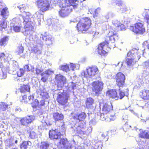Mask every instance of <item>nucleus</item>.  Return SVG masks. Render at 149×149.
Returning <instances> with one entry per match:
<instances>
[{
	"label": "nucleus",
	"instance_id": "obj_14",
	"mask_svg": "<svg viewBox=\"0 0 149 149\" xmlns=\"http://www.w3.org/2000/svg\"><path fill=\"white\" fill-rule=\"evenodd\" d=\"M57 145L59 148L64 149H70L72 146L71 143H70L67 139H61L60 142L57 144Z\"/></svg>",
	"mask_w": 149,
	"mask_h": 149
},
{
	"label": "nucleus",
	"instance_id": "obj_10",
	"mask_svg": "<svg viewBox=\"0 0 149 149\" xmlns=\"http://www.w3.org/2000/svg\"><path fill=\"white\" fill-rule=\"evenodd\" d=\"M69 95V93H66L65 91H63V93H59L57 98L58 102L62 105H65L68 102Z\"/></svg>",
	"mask_w": 149,
	"mask_h": 149
},
{
	"label": "nucleus",
	"instance_id": "obj_24",
	"mask_svg": "<svg viewBox=\"0 0 149 149\" xmlns=\"http://www.w3.org/2000/svg\"><path fill=\"white\" fill-rule=\"evenodd\" d=\"M0 8L2 9L1 11V15L3 17L6 18V17L9 15V13L8 8L6 7V5H5V6H2L1 7H0Z\"/></svg>",
	"mask_w": 149,
	"mask_h": 149
},
{
	"label": "nucleus",
	"instance_id": "obj_37",
	"mask_svg": "<svg viewBox=\"0 0 149 149\" xmlns=\"http://www.w3.org/2000/svg\"><path fill=\"white\" fill-rule=\"evenodd\" d=\"M30 89L29 85V84L24 85L21 87L20 91L21 93L29 91Z\"/></svg>",
	"mask_w": 149,
	"mask_h": 149
},
{
	"label": "nucleus",
	"instance_id": "obj_18",
	"mask_svg": "<svg viewBox=\"0 0 149 149\" xmlns=\"http://www.w3.org/2000/svg\"><path fill=\"white\" fill-rule=\"evenodd\" d=\"M55 79L58 87H62L66 83V80L65 77L60 74L56 75Z\"/></svg>",
	"mask_w": 149,
	"mask_h": 149
},
{
	"label": "nucleus",
	"instance_id": "obj_32",
	"mask_svg": "<svg viewBox=\"0 0 149 149\" xmlns=\"http://www.w3.org/2000/svg\"><path fill=\"white\" fill-rule=\"evenodd\" d=\"M94 104V100L91 98H87L86 102V107L88 108H91L93 107V105Z\"/></svg>",
	"mask_w": 149,
	"mask_h": 149
},
{
	"label": "nucleus",
	"instance_id": "obj_60",
	"mask_svg": "<svg viewBox=\"0 0 149 149\" xmlns=\"http://www.w3.org/2000/svg\"><path fill=\"white\" fill-rule=\"evenodd\" d=\"M100 7L98 8L97 9L95 10V14L94 15V17H95L97 16L100 12Z\"/></svg>",
	"mask_w": 149,
	"mask_h": 149
},
{
	"label": "nucleus",
	"instance_id": "obj_17",
	"mask_svg": "<svg viewBox=\"0 0 149 149\" xmlns=\"http://www.w3.org/2000/svg\"><path fill=\"white\" fill-rule=\"evenodd\" d=\"M40 39V40L45 41L46 43L48 45H50L52 44L53 42V38L52 36L47 33L41 35Z\"/></svg>",
	"mask_w": 149,
	"mask_h": 149
},
{
	"label": "nucleus",
	"instance_id": "obj_63",
	"mask_svg": "<svg viewBox=\"0 0 149 149\" xmlns=\"http://www.w3.org/2000/svg\"><path fill=\"white\" fill-rule=\"evenodd\" d=\"M44 104H45L44 101L43 100H41L40 101V102H39V106H43L44 105Z\"/></svg>",
	"mask_w": 149,
	"mask_h": 149
},
{
	"label": "nucleus",
	"instance_id": "obj_13",
	"mask_svg": "<svg viewBox=\"0 0 149 149\" xmlns=\"http://www.w3.org/2000/svg\"><path fill=\"white\" fill-rule=\"evenodd\" d=\"M8 65H9L8 63H7ZM6 63H0V68H1V71L0 72V79H5L7 77V71H9L10 68L9 65L6 67L5 66Z\"/></svg>",
	"mask_w": 149,
	"mask_h": 149
},
{
	"label": "nucleus",
	"instance_id": "obj_52",
	"mask_svg": "<svg viewBox=\"0 0 149 149\" xmlns=\"http://www.w3.org/2000/svg\"><path fill=\"white\" fill-rule=\"evenodd\" d=\"M24 51V48L21 45H20L18 46L17 48V52H18V54L19 55L21 54Z\"/></svg>",
	"mask_w": 149,
	"mask_h": 149
},
{
	"label": "nucleus",
	"instance_id": "obj_48",
	"mask_svg": "<svg viewBox=\"0 0 149 149\" xmlns=\"http://www.w3.org/2000/svg\"><path fill=\"white\" fill-rule=\"evenodd\" d=\"M24 70L23 69H20L17 72V75L18 77L22 76L24 73Z\"/></svg>",
	"mask_w": 149,
	"mask_h": 149
},
{
	"label": "nucleus",
	"instance_id": "obj_22",
	"mask_svg": "<svg viewBox=\"0 0 149 149\" xmlns=\"http://www.w3.org/2000/svg\"><path fill=\"white\" fill-rule=\"evenodd\" d=\"M35 119V117L34 116H28L22 118L20 122L22 125H25L27 124L31 123Z\"/></svg>",
	"mask_w": 149,
	"mask_h": 149
},
{
	"label": "nucleus",
	"instance_id": "obj_43",
	"mask_svg": "<svg viewBox=\"0 0 149 149\" xmlns=\"http://www.w3.org/2000/svg\"><path fill=\"white\" fill-rule=\"evenodd\" d=\"M70 68L72 70H74L76 69H79V65L78 64H73L71 63L70 65Z\"/></svg>",
	"mask_w": 149,
	"mask_h": 149
},
{
	"label": "nucleus",
	"instance_id": "obj_38",
	"mask_svg": "<svg viewBox=\"0 0 149 149\" xmlns=\"http://www.w3.org/2000/svg\"><path fill=\"white\" fill-rule=\"evenodd\" d=\"M8 107V105L6 103L2 102L0 103V112L6 110Z\"/></svg>",
	"mask_w": 149,
	"mask_h": 149
},
{
	"label": "nucleus",
	"instance_id": "obj_16",
	"mask_svg": "<svg viewBox=\"0 0 149 149\" xmlns=\"http://www.w3.org/2000/svg\"><path fill=\"white\" fill-rule=\"evenodd\" d=\"M116 118V117L115 114L112 115L109 113H105L103 112L101 113L100 115V119L102 120L110 121L111 120H114Z\"/></svg>",
	"mask_w": 149,
	"mask_h": 149
},
{
	"label": "nucleus",
	"instance_id": "obj_7",
	"mask_svg": "<svg viewBox=\"0 0 149 149\" xmlns=\"http://www.w3.org/2000/svg\"><path fill=\"white\" fill-rule=\"evenodd\" d=\"M91 24V20L89 18H82L77 24V30L82 32L83 31H86L90 28Z\"/></svg>",
	"mask_w": 149,
	"mask_h": 149
},
{
	"label": "nucleus",
	"instance_id": "obj_26",
	"mask_svg": "<svg viewBox=\"0 0 149 149\" xmlns=\"http://www.w3.org/2000/svg\"><path fill=\"white\" fill-rule=\"evenodd\" d=\"M67 88H68L67 91H65L66 93H69V92L74 93L73 90L76 88V85L74 83L71 82L69 84Z\"/></svg>",
	"mask_w": 149,
	"mask_h": 149
},
{
	"label": "nucleus",
	"instance_id": "obj_40",
	"mask_svg": "<svg viewBox=\"0 0 149 149\" xmlns=\"http://www.w3.org/2000/svg\"><path fill=\"white\" fill-rule=\"evenodd\" d=\"M41 76L42 77L41 79L44 82L47 81L49 76L45 72L41 73Z\"/></svg>",
	"mask_w": 149,
	"mask_h": 149
},
{
	"label": "nucleus",
	"instance_id": "obj_11",
	"mask_svg": "<svg viewBox=\"0 0 149 149\" xmlns=\"http://www.w3.org/2000/svg\"><path fill=\"white\" fill-rule=\"evenodd\" d=\"M130 29L136 34H142L145 31L143 24L140 22L135 24L134 26H131Z\"/></svg>",
	"mask_w": 149,
	"mask_h": 149
},
{
	"label": "nucleus",
	"instance_id": "obj_3",
	"mask_svg": "<svg viewBox=\"0 0 149 149\" xmlns=\"http://www.w3.org/2000/svg\"><path fill=\"white\" fill-rule=\"evenodd\" d=\"M138 50L133 49L127 53L128 58L126 59L127 63L129 66H131L137 61L140 58L139 53H137Z\"/></svg>",
	"mask_w": 149,
	"mask_h": 149
},
{
	"label": "nucleus",
	"instance_id": "obj_49",
	"mask_svg": "<svg viewBox=\"0 0 149 149\" xmlns=\"http://www.w3.org/2000/svg\"><path fill=\"white\" fill-rule=\"evenodd\" d=\"M47 126V124L45 120H43L42 121L40 122V126L41 128L42 129H46Z\"/></svg>",
	"mask_w": 149,
	"mask_h": 149
},
{
	"label": "nucleus",
	"instance_id": "obj_33",
	"mask_svg": "<svg viewBox=\"0 0 149 149\" xmlns=\"http://www.w3.org/2000/svg\"><path fill=\"white\" fill-rule=\"evenodd\" d=\"M69 4V6H74L73 9H75L78 7V2L77 0H68Z\"/></svg>",
	"mask_w": 149,
	"mask_h": 149
},
{
	"label": "nucleus",
	"instance_id": "obj_28",
	"mask_svg": "<svg viewBox=\"0 0 149 149\" xmlns=\"http://www.w3.org/2000/svg\"><path fill=\"white\" fill-rule=\"evenodd\" d=\"M113 24L118 28V30H122L124 28V25L117 20H115L112 22Z\"/></svg>",
	"mask_w": 149,
	"mask_h": 149
},
{
	"label": "nucleus",
	"instance_id": "obj_59",
	"mask_svg": "<svg viewBox=\"0 0 149 149\" xmlns=\"http://www.w3.org/2000/svg\"><path fill=\"white\" fill-rule=\"evenodd\" d=\"M113 1L115 2L116 5L119 6H120V5L122 4V1L121 0H113Z\"/></svg>",
	"mask_w": 149,
	"mask_h": 149
},
{
	"label": "nucleus",
	"instance_id": "obj_39",
	"mask_svg": "<svg viewBox=\"0 0 149 149\" xmlns=\"http://www.w3.org/2000/svg\"><path fill=\"white\" fill-rule=\"evenodd\" d=\"M24 68V70L27 71H31V72H33L34 71V67L33 65H25Z\"/></svg>",
	"mask_w": 149,
	"mask_h": 149
},
{
	"label": "nucleus",
	"instance_id": "obj_25",
	"mask_svg": "<svg viewBox=\"0 0 149 149\" xmlns=\"http://www.w3.org/2000/svg\"><path fill=\"white\" fill-rule=\"evenodd\" d=\"M142 98L145 100H149V90H143L140 93Z\"/></svg>",
	"mask_w": 149,
	"mask_h": 149
},
{
	"label": "nucleus",
	"instance_id": "obj_57",
	"mask_svg": "<svg viewBox=\"0 0 149 149\" xmlns=\"http://www.w3.org/2000/svg\"><path fill=\"white\" fill-rule=\"evenodd\" d=\"M119 95L120 96V99H122L124 96L125 95V94L124 93V92H123L122 91L120 90V89H119Z\"/></svg>",
	"mask_w": 149,
	"mask_h": 149
},
{
	"label": "nucleus",
	"instance_id": "obj_9",
	"mask_svg": "<svg viewBox=\"0 0 149 149\" xmlns=\"http://www.w3.org/2000/svg\"><path fill=\"white\" fill-rule=\"evenodd\" d=\"M34 38H32L33 41L31 43H32L33 46L31 47V51L37 54H41L42 43V42H41L40 43H37V35H34Z\"/></svg>",
	"mask_w": 149,
	"mask_h": 149
},
{
	"label": "nucleus",
	"instance_id": "obj_41",
	"mask_svg": "<svg viewBox=\"0 0 149 149\" xmlns=\"http://www.w3.org/2000/svg\"><path fill=\"white\" fill-rule=\"evenodd\" d=\"M94 147L95 149H102L103 144L101 141L96 142L94 145Z\"/></svg>",
	"mask_w": 149,
	"mask_h": 149
},
{
	"label": "nucleus",
	"instance_id": "obj_62",
	"mask_svg": "<svg viewBox=\"0 0 149 149\" xmlns=\"http://www.w3.org/2000/svg\"><path fill=\"white\" fill-rule=\"evenodd\" d=\"M14 65H15V66H14L13 70H15L17 68H18L17 63L16 61L14 62L13 63V65L14 66Z\"/></svg>",
	"mask_w": 149,
	"mask_h": 149
},
{
	"label": "nucleus",
	"instance_id": "obj_51",
	"mask_svg": "<svg viewBox=\"0 0 149 149\" xmlns=\"http://www.w3.org/2000/svg\"><path fill=\"white\" fill-rule=\"evenodd\" d=\"M144 143L143 141V142H140L139 143L138 145L139 147H138V148H139V149H148L149 148L148 146H146V147H143V146H144V145H143V143ZM144 147H145V146Z\"/></svg>",
	"mask_w": 149,
	"mask_h": 149
},
{
	"label": "nucleus",
	"instance_id": "obj_5",
	"mask_svg": "<svg viewBox=\"0 0 149 149\" xmlns=\"http://www.w3.org/2000/svg\"><path fill=\"white\" fill-rule=\"evenodd\" d=\"M39 10L42 12L49 9L50 4L55 3L56 1L54 0H34Z\"/></svg>",
	"mask_w": 149,
	"mask_h": 149
},
{
	"label": "nucleus",
	"instance_id": "obj_20",
	"mask_svg": "<svg viewBox=\"0 0 149 149\" xmlns=\"http://www.w3.org/2000/svg\"><path fill=\"white\" fill-rule=\"evenodd\" d=\"M117 84L118 86H122L124 83L125 77L122 73L119 72L117 74L116 76Z\"/></svg>",
	"mask_w": 149,
	"mask_h": 149
},
{
	"label": "nucleus",
	"instance_id": "obj_56",
	"mask_svg": "<svg viewBox=\"0 0 149 149\" xmlns=\"http://www.w3.org/2000/svg\"><path fill=\"white\" fill-rule=\"evenodd\" d=\"M39 102L38 100L36 99L35 100L34 102L32 103V105L33 107H35L37 106H39Z\"/></svg>",
	"mask_w": 149,
	"mask_h": 149
},
{
	"label": "nucleus",
	"instance_id": "obj_64",
	"mask_svg": "<svg viewBox=\"0 0 149 149\" xmlns=\"http://www.w3.org/2000/svg\"><path fill=\"white\" fill-rule=\"evenodd\" d=\"M34 98V96L33 95L31 96H30L29 97L28 99L30 101H33V100Z\"/></svg>",
	"mask_w": 149,
	"mask_h": 149
},
{
	"label": "nucleus",
	"instance_id": "obj_50",
	"mask_svg": "<svg viewBox=\"0 0 149 149\" xmlns=\"http://www.w3.org/2000/svg\"><path fill=\"white\" fill-rule=\"evenodd\" d=\"M145 12L147 14L146 15L145 19L147 22L149 23V10H146Z\"/></svg>",
	"mask_w": 149,
	"mask_h": 149
},
{
	"label": "nucleus",
	"instance_id": "obj_58",
	"mask_svg": "<svg viewBox=\"0 0 149 149\" xmlns=\"http://www.w3.org/2000/svg\"><path fill=\"white\" fill-rule=\"evenodd\" d=\"M142 65L145 68L149 67V60L143 62Z\"/></svg>",
	"mask_w": 149,
	"mask_h": 149
},
{
	"label": "nucleus",
	"instance_id": "obj_12",
	"mask_svg": "<svg viewBox=\"0 0 149 149\" xmlns=\"http://www.w3.org/2000/svg\"><path fill=\"white\" fill-rule=\"evenodd\" d=\"M92 86L93 91L97 94L102 90L103 83L100 81H97L93 82Z\"/></svg>",
	"mask_w": 149,
	"mask_h": 149
},
{
	"label": "nucleus",
	"instance_id": "obj_19",
	"mask_svg": "<svg viewBox=\"0 0 149 149\" xmlns=\"http://www.w3.org/2000/svg\"><path fill=\"white\" fill-rule=\"evenodd\" d=\"M100 107H102V112L105 113H109L110 111L112 109V105L111 103L109 102H106L102 104H101L100 106Z\"/></svg>",
	"mask_w": 149,
	"mask_h": 149
},
{
	"label": "nucleus",
	"instance_id": "obj_31",
	"mask_svg": "<svg viewBox=\"0 0 149 149\" xmlns=\"http://www.w3.org/2000/svg\"><path fill=\"white\" fill-rule=\"evenodd\" d=\"M7 22L4 19H2L0 20V30L3 31L7 28Z\"/></svg>",
	"mask_w": 149,
	"mask_h": 149
},
{
	"label": "nucleus",
	"instance_id": "obj_15",
	"mask_svg": "<svg viewBox=\"0 0 149 149\" xmlns=\"http://www.w3.org/2000/svg\"><path fill=\"white\" fill-rule=\"evenodd\" d=\"M49 138L54 140H58L60 142L61 139H62L61 133L58 131L57 130H50L49 133Z\"/></svg>",
	"mask_w": 149,
	"mask_h": 149
},
{
	"label": "nucleus",
	"instance_id": "obj_44",
	"mask_svg": "<svg viewBox=\"0 0 149 149\" xmlns=\"http://www.w3.org/2000/svg\"><path fill=\"white\" fill-rule=\"evenodd\" d=\"M120 10L122 13H124L128 11L129 8L125 5L122 4L120 5Z\"/></svg>",
	"mask_w": 149,
	"mask_h": 149
},
{
	"label": "nucleus",
	"instance_id": "obj_45",
	"mask_svg": "<svg viewBox=\"0 0 149 149\" xmlns=\"http://www.w3.org/2000/svg\"><path fill=\"white\" fill-rule=\"evenodd\" d=\"M22 29L25 31V30H24V27L22 29H21L20 26L16 25H14L13 26V30L15 32H18L20 31L22 32L21 30Z\"/></svg>",
	"mask_w": 149,
	"mask_h": 149
},
{
	"label": "nucleus",
	"instance_id": "obj_6",
	"mask_svg": "<svg viewBox=\"0 0 149 149\" xmlns=\"http://www.w3.org/2000/svg\"><path fill=\"white\" fill-rule=\"evenodd\" d=\"M59 3V6L61 8L59 12V15L62 17L68 16L72 11L74 6L66 5L65 1L63 0Z\"/></svg>",
	"mask_w": 149,
	"mask_h": 149
},
{
	"label": "nucleus",
	"instance_id": "obj_30",
	"mask_svg": "<svg viewBox=\"0 0 149 149\" xmlns=\"http://www.w3.org/2000/svg\"><path fill=\"white\" fill-rule=\"evenodd\" d=\"M86 116V114L84 112H82L79 114V115H76L73 117L74 119H77L79 120V121H82L84 120Z\"/></svg>",
	"mask_w": 149,
	"mask_h": 149
},
{
	"label": "nucleus",
	"instance_id": "obj_42",
	"mask_svg": "<svg viewBox=\"0 0 149 149\" xmlns=\"http://www.w3.org/2000/svg\"><path fill=\"white\" fill-rule=\"evenodd\" d=\"M8 60V58L5 55L4 53H2L0 54V61L5 62Z\"/></svg>",
	"mask_w": 149,
	"mask_h": 149
},
{
	"label": "nucleus",
	"instance_id": "obj_61",
	"mask_svg": "<svg viewBox=\"0 0 149 149\" xmlns=\"http://www.w3.org/2000/svg\"><path fill=\"white\" fill-rule=\"evenodd\" d=\"M45 72L49 76L52 74L54 73V72L52 70L50 69H48L46 70Z\"/></svg>",
	"mask_w": 149,
	"mask_h": 149
},
{
	"label": "nucleus",
	"instance_id": "obj_27",
	"mask_svg": "<svg viewBox=\"0 0 149 149\" xmlns=\"http://www.w3.org/2000/svg\"><path fill=\"white\" fill-rule=\"evenodd\" d=\"M53 116L54 120L56 121L62 120L64 118L63 115L62 113L58 112L54 113Z\"/></svg>",
	"mask_w": 149,
	"mask_h": 149
},
{
	"label": "nucleus",
	"instance_id": "obj_4",
	"mask_svg": "<svg viewBox=\"0 0 149 149\" xmlns=\"http://www.w3.org/2000/svg\"><path fill=\"white\" fill-rule=\"evenodd\" d=\"M86 127L85 124L82 123V125H77V124L72 127L70 130H72L74 129V131L73 132V134H77L78 135H88L91 133L92 131V128L90 127L88 128L86 131L84 130V128Z\"/></svg>",
	"mask_w": 149,
	"mask_h": 149
},
{
	"label": "nucleus",
	"instance_id": "obj_47",
	"mask_svg": "<svg viewBox=\"0 0 149 149\" xmlns=\"http://www.w3.org/2000/svg\"><path fill=\"white\" fill-rule=\"evenodd\" d=\"M60 69L66 72H68L69 70V68L68 66L67 65H62L61 66Z\"/></svg>",
	"mask_w": 149,
	"mask_h": 149
},
{
	"label": "nucleus",
	"instance_id": "obj_23",
	"mask_svg": "<svg viewBox=\"0 0 149 149\" xmlns=\"http://www.w3.org/2000/svg\"><path fill=\"white\" fill-rule=\"evenodd\" d=\"M106 95L109 97L115 99V100H118L119 97L115 90L108 91L106 92Z\"/></svg>",
	"mask_w": 149,
	"mask_h": 149
},
{
	"label": "nucleus",
	"instance_id": "obj_55",
	"mask_svg": "<svg viewBox=\"0 0 149 149\" xmlns=\"http://www.w3.org/2000/svg\"><path fill=\"white\" fill-rule=\"evenodd\" d=\"M30 137L31 139H34L37 137V135L35 132L32 131L30 133Z\"/></svg>",
	"mask_w": 149,
	"mask_h": 149
},
{
	"label": "nucleus",
	"instance_id": "obj_54",
	"mask_svg": "<svg viewBox=\"0 0 149 149\" xmlns=\"http://www.w3.org/2000/svg\"><path fill=\"white\" fill-rule=\"evenodd\" d=\"M17 7L19 10H21V12H22V11H23V12H24L25 11H24V10L26 9L27 6L26 4H24Z\"/></svg>",
	"mask_w": 149,
	"mask_h": 149
},
{
	"label": "nucleus",
	"instance_id": "obj_36",
	"mask_svg": "<svg viewBox=\"0 0 149 149\" xmlns=\"http://www.w3.org/2000/svg\"><path fill=\"white\" fill-rule=\"evenodd\" d=\"M8 38L6 36L0 39V45L1 46H5L8 42Z\"/></svg>",
	"mask_w": 149,
	"mask_h": 149
},
{
	"label": "nucleus",
	"instance_id": "obj_34",
	"mask_svg": "<svg viewBox=\"0 0 149 149\" xmlns=\"http://www.w3.org/2000/svg\"><path fill=\"white\" fill-rule=\"evenodd\" d=\"M31 143L30 141H24L21 145L20 147L21 149H26L28 146H30Z\"/></svg>",
	"mask_w": 149,
	"mask_h": 149
},
{
	"label": "nucleus",
	"instance_id": "obj_2",
	"mask_svg": "<svg viewBox=\"0 0 149 149\" xmlns=\"http://www.w3.org/2000/svg\"><path fill=\"white\" fill-rule=\"evenodd\" d=\"M118 39V35L116 33V31L113 32L111 31H109L108 36L107 38V40H109L108 41H105L100 44L97 48L98 53L101 55H105L107 53L106 50L109 48L108 44L110 41L111 42H114L116 40Z\"/></svg>",
	"mask_w": 149,
	"mask_h": 149
},
{
	"label": "nucleus",
	"instance_id": "obj_53",
	"mask_svg": "<svg viewBox=\"0 0 149 149\" xmlns=\"http://www.w3.org/2000/svg\"><path fill=\"white\" fill-rule=\"evenodd\" d=\"M42 71V69H41L39 67L38 65L36 66V74H39Z\"/></svg>",
	"mask_w": 149,
	"mask_h": 149
},
{
	"label": "nucleus",
	"instance_id": "obj_29",
	"mask_svg": "<svg viewBox=\"0 0 149 149\" xmlns=\"http://www.w3.org/2000/svg\"><path fill=\"white\" fill-rule=\"evenodd\" d=\"M139 136L141 138L149 139V134L148 133L147 131L142 130H140Z\"/></svg>",
	"mask_w": 149,
	"mask_h": 149
},
{
	"label": "nucleus",
	"instance_id": "obj_35",
	"mask_svg": "<svg viewBox=\"0 0 149 149\" xmlns=\"http://www.w3.org/2000/svg\"><path fill=\"white\" fill-rule=\"evenodd\" d=\"M40 95L43 99H48L49 97L48 93L47 92L46 90L44 89L41 90Z\"/></svg>",
	"mask_w": 149,
	"mask_h": 149
},
{
	"label": "nucleus",
	"instance_id": "obj_21",
	"mask_svg": "<svg viewBox=\"0 0 149 149\" xmlns=\"http://www.w3.org/2000/svg\"><path fill=\"white\" fill-rule=\"evenodd\" d=\"M41 10H39L38 11L36 12L31 17V16L30 17V18L31 20V21L33 23V26L34 25V23L33 21V20H34V19H37L38 22H40L41 20L43 19V15H42L40 13Z\"/></svg>",
	"mask_w": 149,
	"mask_h": 149
},
{
	"label": "nucleus",
	"instance_id": "obj_1",
	"mask_svg": "<svg viewBox=\"0 0 149 149\" xmlns=\"http://www.w3.org/2000/svg\"><path fill=\"white\" fill-rule=\"evenodd\" d=\"M31 16V13L29 12H25L22 15H19L13 19V21L16 23L19 24L23 21L24 26V30H22L21 32L25 36H31L33 30V23L30 18Z\"/></svg>",
	"mask_w": 149,
	"mask_h": 149
},
{
	"label": "nucleus",
	"instance_id": "obj_46",
	"mask_svg": "<svg viewBox=\"0 0 149 149\" xmlns=\"http://www.w3.org/2000/svg\"><path fill=\"white\" fill-rule=\"evenodd\" d=\"M49 146V144L47 142H41L40 146V149H46Z\"/></svg>",
	"mask_w": 149,
	"mask_h": 149
},
{
	"label": "nucleus",
	"instance_id": "obj_8",
	"mask_svg": "<svg viewBox=\"0 0 149 149\" xmlns=\"http://www.w3.org/2000/svg\"><path fill=\"white\" fill-rule=\"evenodd\" d=\"M98 72V69L96 66H94L87 68L86 69L82 72L81 74L87 79L93 77L97 74Z\"/></svg>",
	"mask_w": 149,
	"mask_h": 149
}]
</instances>
